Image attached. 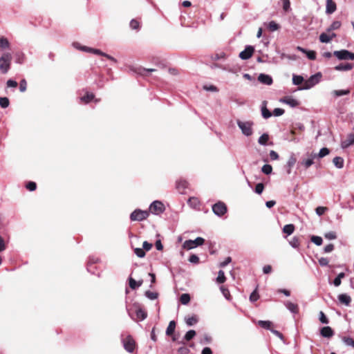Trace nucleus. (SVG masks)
Returning a JSON list of instances; mask_svg holds the SVG:
<instances>
[{
	"mask_svg": "<svg viewBox=\"0 0 354 354\" xmlns=\"http://www.w3.org/2000/svg\"><path fill=\"white\" fill-rule=\"evenodd\" d=\"M165 209L164 204L159 201H155L149 207V212L154 214H160Z\"/></svg>",
	"mask_w": 354,
	"mask_h": 354,
	"instance_id": "7",
	"label": "nucleus"
},
{
	"mask_svg": "<svg viewBox=\"0 0 354 354\" xmlns=\"http://www.w3.org/2000/svg\"><path fill=\"white\" fill-rule=\"evenodd\" d=\"M263 106L261 108L262 116L264 118L267 119V118H270L272 115V113H270V111L266 107V102L264 101L263 102Z\"/></svg>",
	"mask_w": 354,
	"mask_h": 354,
	"instance_id": "32",
	"label": "nucleus"
},
{
	"mask_svg": "<svg viewBox=\"0 0 354 354\" xmlns=\"http://www.w3.org/2000/svg\"><path fill=\"white\" fill-rule=\"evenodd\" d=\"M176 322L175 321H171L169 324V326H167V328L166 330V334L167 336H171L174 334L175 328H176Z\"/></svg>",
	"mask_w": 354,
	"mask_h": 354,
	"instance_id": "29",
	"label": "nucleus"
},
{
	"mask_svg": "<svg viewBox=\"0 0 354 354\" xmlns=\"http://www.w3.org/2000/svg\"><path fill=\"white\" fill-rule=\"evenodd\" d=\"M329 153H330L329 149L326 147H324V148L321 149L319 153L317 155V157L322 158L327 156L328 154H329Z\"/></svg>",
	"mask_w": 354,
	"mask_h": 354,
	"instance_id": "43",
	"label": "nucleus"
},
{
	"mask_svg": "<svg viewBox=\"0 0 354 354\" xmlns=\"http://www.w3.org/2000/svg\"><path fill=\"white\" fill-rule=\"evenodd\" d=\"M129 287L135 290L142 284V281H136L134 279L130 277L129 280Z\"/></svg>",
	"mask_w": 354,
	"mask_h": 354,
	"instance_id": "30",
	"label": "nucleus"
},
{
	"mask_svg": "<svg viewBox=\"0 0 354 354\" xmlns=\"http://www.w3.org/2000/svg\"><path fill=\"white\" fill-rule=\"evenodd\" d=\"M205 239L202 237H197L195 240H187L183 243V248L191 250L196 246L201 245L204 243Z\"/></svg>",
	"mask_w": 354,
	"mask_h": 354,
	"instance_id": "6",
	"label": "nucleus"
},
{
	"mask_svg": "<svg viewBox=\"0 0 354 354\" xmlns=\"http://www.w3.org/2000/svg\"><path fill=\"white\" fill-rule=\"evenodd\" d=\"M12 62V55L10 53H5L0 57V72L6 74L10 68Z\"/></svg>",
	"mask_w": 354,
	"mask_h": 354,
	"instance_id": "1",
	"label": "nucleus"
},
{
	"mask_svg": "<svg viewBox=\"0 0 354 354\" xmlns=\"http://www.w3.org/2000/svg\"><path fill=\"white\" fill-rule=\"evenodd\" d=\"M297 49L299 50V51H301L303 53H305L308 58L310 60H315L316 59V52L314 51V50H307L306 49L301 47V46H297Z\"/></svg>",
	"mask_w": 354,
	"mask_h": 354,
	"instance_id": "17",
	"label": "nucleus"
},
{
	"mask_svg": "<svg viewBox=\"0 0 354 354\" xmlns=\"http://www.w3.org/2000/svg\"><path fill=\"white\" fill-rule=\"evenodd\" d=\"M198 317L194 315L186 319V324L188 326H193L198 322Z\"/></svg>",
	"mask_w": 354,
	"mask_h": 354,
	"instance_id": "40",
	"label": "nucleus"
},
{
	"mask_svg": "<svg viewBox=\"0 0 354 354\" xmlns=\"http://www.w3.org/2000/svg\"><path fill=\"white\" fill-rule=\"evenodd\" d=\"M281 102L290 105L291 107H296L299 104L297 100L292 98L290 96L284 97L281 100Z\"/></svg>",
	"mask_w": 354,
	"mask_h": 354,
	"instance_id": "14",
	"label": "nucleus"
},
{
	"mask_svg": "<svg viewBox=\"0 0 354 354\" xmlns=\"http://www.w3.org/2000/svg\"><path fill=\"white\" fill-rule=\"evenodd\" d=\"M189 261L193 263H198L199 258L196 254H192L189 258Z\"/></svg>",
	"mask_w": 354,
	"mask_h": 354,
	"instance_id": "64",
	"label": "nucleus"
},
{
	"mask_svg": "<svg viewBox=\"0 0 354 354\" xmlns=\"http://www.w3.org/2000/svg\"><path fill=\"white\" fill-rule=\"evenodd\" d=\"M261 171L263 173H264L265 174H270L272 173V167L270 165H264L262 168H261Z\"/></svg>",
	"mask_w": 354,
	"mask_h": 354,
	"instance_id": "44",
	"label": "nucleus"
},
{
	"mask_svg": "<svg viewBox=\"0 0 354 354\" xmlns=\"http://www.w3.org/2000/svg\"><path fill=\"white\" fill-rule=\"evenodd\" d=\"M286 307L292 313L297 314L299 313V306L297 304L287 301L284 303Z\"/></svg>",
	"mask_w": 354,
	"mask_h": 354,
	"instance_id": "20",
	"label": "nucleus"
},
{
	"mask_svg": "<svg viewBox=\"0 0 354 354\" xmlns=\"http://www.w3.org/2000/svg\"><path fill=\"white\" fill-rule=\"evenodd\" d=\"M145 295L150 299L153 300L158 298V294L155 292H151L149 290L146 291Z\"/></svg>",
	"mask_w": 354,
	"mask_h": 354,
	"instance_id": "51",
	"label": "nucleus"
},
{
	"mask_svg": "<svg viewBox=\"0 0 354 354\" xmlns=\"http://www.w3.org/2000/svg\"><path fill=\"white\" fill-rule=\"evenodd\" d=\"M343 341L347 346H351L354 348V339L353 338L344 337Z\"/></svg>",
	"mask_w": 354,
	"mask_h": 354,
	"instance_id": "52",
	"label": "nucleus"
},
{
	"mask_svg": "<svg viewBox=\"0 0 354 354\" xmlns=\"http://www.w3.org/2000/svg\"><path fill=\"white\" fill-rule=\"evenodd\" d=\"M258 80L261 83L266 84V85H271L273 82L272 78L270 75L263 74V73H261L259 75Z\"/></svg>",
	"mask_w": 354,
	"mask_h": 354,
	"instance_id": "15",
	"label": "nucleus"
},
{
	"mask_svg": "<svg viewBox=\"0 0 354 354\" xmlns=\"http://www.w3.org/2000/svg\"><path fill=\"white\" fill-rule=\"evenodd\" d=\"M354 65L351 63H346V64H340L335 67V70L336 71H351L353 69Z\"/></svg>",
	"mask_w": 354,
	"mask_h": 354,
	"instance_id": "21",
	"label": "nucleus"
},
{
	"mask_svg": "<svg viewBox=\"0 0 354 354\" xmlns=\"http://www.w3.org/2000/svg\"><path fill=\"white\" fill-rule=\"evenodd\" d=\"M187 203L190 207L194 209H198L201 205L200 200L196 197L189 198Z\"/></svg>",
	"mask_w": 354,
	"mask_h": 354,
	"instance_id": "24",
	"label": "nucleus"
},
{
	"mask_svg": "<svg viewBox=\"0 0 354 354\" xmlns=\"http://www.w3.org/2000/svg\"><path fill=\"white\" fill-rule=\"evenodd\" d=\"M324 237L329 239H335L337 238L336 233L335 232H329L324 234Z\"/></svg>",
	"mask_w": 354,
	"mask_h": 354,
	"instance_id": "61",
	"label": "nucleus"
},
{
	"mask_svg": "<svg viewBox=\"0 0 354 354\" xmlns=\"http://www.w3.org/2000/svg\"><path fill=\"white\" fill-rule=\"evenodd\" d=\"M354 143V134L350 133L348 135L346 140L342 142V147L347 148Z\"/></svg>",
	"mask_w": 354,
	"mask_h": 354,
	"instance_id": "19",
	"label": "nucleus"
},
{
	"mask_svg": "<svg viewBox=\"0 0 354 354\" xmlns=\"http://www.w3.org/2000/svg\"><path fill=\"white\" fill-rule=\"evenodd\" d=\"M295 229V227L293 224H288L284 225L283 228V232L288 235H290L294 232Z\"/></svg>",
	"mask_w": 354,
	"mask_h": 354,
	"instance_id": "31",
	"label": "nucleus"
},
{
	"mask_svg": "<svg viewBox=\"0 0 354 354\" xmlns=\"http://www.w3.org/2000/svg\"><path fill=\"white\" fill-rule=\"evenodd\" d=\"M226 205L221 201H218L212 206V211L218 216L224 215L227 212Z\"/></svg>",
	"mask_w": 354,
	"mask_h": 354,
	"instance_id": "9",
	"label": "nucleus"
},
{
	"mask_svg": "<svg viewBox=\"0 0 354 354\" xmlns=\"http://www.w3.org/2000/svg\"><path fill=\"white\" fill-rule=\"evenodd\" d=\"M341 26V22L339 21H335L332 23L330 27L327 29L328 32H330L332 30H337Z\"/></svg>",
	"mask_w": 354,
	"mask_h": 354,
	"instance_id": "36",
	"label": "nucleus"
},
{
	"mask_svg": "<svg viewBox=\"0 0 354 354\" xmlns=\"http://www.w3.org/2000/svg\"><path fill=\"white\" fill-rule=\"evenodd\" d=\"M259 298V293L256 290H254L250 295V300L252 301V302H254L256 301H257Z\"/></svg>",
	"mask_w": 354,
	"mask_h": 354,
	"instance_id": "53",
	"label": "nucleus"
},
{
	"mask_svg": "<svg viewBox=\"0 0 354 354\" xmlns=\"http://www.w3.org/2000/svg\"><path fill=\"white\" fill-rule=\"evenodd\" d=\"M83 49L85 51L90 52V53H94V54H96V55L104 56V57H106L108 59H109V60H111V61H112V62H113L115 63L117 62V60L113 57L103 53L102 51H101L99 49L88 48V47H86V46H84L83 48Z\"/></svg>",
	"mask_w": 354,
	"mask_h": 354,
	"instance_id": "10",
	"label": "nucleus"
},
{
	"mask_svg": "<svg viewBox=\"0 0 354 354\" xmlns=\"http://www.w3.org/2000/svg\"><path fill=\"white\" fill-rule=\"evenodd\" d=\"M264 189V185L261 183L257 184L255 187V192L258 194H261Z\"/></svg>",
	"mask_w": 354,
	"mask_h": 354,
	"instance_id": "60",
	"label": "nucleus"
},
{
	"mask_svg": "<svg viewBox=\"0 0 354 354\" xmlns=\"http://www.w3.org/2000/svg\"><path fill=\"white\" fill-rule=\"evenodd\" d=\"M237 124L244 135L250 136L252 134V122H242L241 120H237Z\"/></svg>",
	"mask_w": 354,
	"mask_h": 354,
	"instance_id": "4",
	"label": "nucleus"
},
{
	"mask_svg": "<svg viewBox=\"0 0 354 354\" xmlns=\"http://www.w3.org/2000/svg\"><path fill=\"white\" fill-rule=\"evenodd\" d=\"M333 162L339 169H341L344 166V159L341 157L337 156L333 158Z\"/></svg>",
	"mask_w": 354,
	"mask_h": 354,
	"instance_id": "33",
	"label": "nucleus"
},
{
	"mask_svg": "<svg viewBox=\"0 0 354 354\" xmlns=\"http://www.w3.org/2000/svg\"><path fill=\"white\" fill-rule=\"evenodd\" d=\"M123 346L127 351L132 353L136 348V344L133 338L128 335L123 339Z\"/></svg>",
	"mask_w": 354,
	"mask_h": 354,
	"instance_id": "8",
	"label": "nucleus"
},
{
	"mask_svg": "<svg viewBox=\"0 0 354 354\" xmlns=\"http://www.w3.org/2000/svg\"><path fill=\"white\" fill-rule=\"evenodd\" d=\"M322 73L320 72L312 75L308 80H306L303 86L304 89H309L317 84L322 78Z\"/></svg>",
	"mask_w": 354,
	"mask_h": 354,
	"instance_id": "5",
	"label": "nucleus"
},
{
	"mask_svg": "<svg viewBox=\"0 0 354 354\" xmlns=\"http://www.w3.org/2000/svg\"><path fill=\"white\" fill-rule=\"evenodd\" d=\"M328 210V207H322V206H319V207H317L316 209H315V211H316V213L319 215V216H322L323 215L325 212H326Z\"/></svg>",
	"mask_w": 354,
	"mask_h": 354,
	"instance_id": "59",
	"label": "nucleus"
},
{
	"mask_svg": "<svg viewBox=\"0 0 354 354\" xmlns=\"http://www.w3.org/2000/svg\"><path fill=\"white\" fill-rule=\"evenodd\" d=\"M254 52V48L252 46H248L245 50L241 51L239 54V57L241 59L246 60L250 59Z\"/></svg>",
	"mask_w": 354,
	"mask_h": 354,
	"instance_id": "11",
	"label": "nucleus"
},
{
	"mask_svg": "<svg viewBox=\"0 0 354 354\" xmlns=\"http://www.w3.org/2000/svg\"><path fill=\"white\" fill-rule=\"evenodd\" d=\"M196 335V332L195 330H190L189 331L187 332V333L185 334V337H184V339L186 340V341H189L191 340L194 336Z\"/></svg>",
	"mask_w": 354,
	"mask_h": 354,
	"instance_id": "47",
	"label": "nucleus"
},
{
	"mask_svg": "<svg viewBox=\"0 0 354 354\" xmlns=\"http://www.w3.org/2000/svg\"><path fill=\"white\" fill-rule=\"evenodd\" d=\"M258 325L259 326H261V328H265V329H267V330H270L271 331L272 329L273 324L270 321L259 320L258 322Z\"/></svg>",
	"mask_w": 354,
	"mask_h": 354,
	"instance_id": "27",
	"label": "nucleus"
},
{
	"mask_svg": "<svg viewBox=\"0 0 354 354\" xmlns=\"http://www.w3.org/2000/svg\"><path fill=\"white\" fill-rule=\"evenodd\" d=\"M311 241L317 245H321L323 242L322 237L317 236H313L311 237Z\"/></svg>",
	"mask_w": 354,
	"mask_h": 354,
	"instance_id": "49",
	"label": "nucleus"
},
{
	"mask_svg": "<svg viewBox=\"0 0 354 354\" xmlns=\"http://www.w3.org/2000/svg\"><path fill=\"white\" fill-rule=\"evenodd\" d=\"M296 162H297V160H296V158L295 156H292L289 158V160H288V161L287 162V165L289 167V169L287 171L288 174H290L291 172V168L295 165Z\"/></svg>",
	"mask_w": 354,
	"mask_h": 354,
	"instance_id": "39",
	"label": "nucleus"
},
{
	"mask_svg": "<svg viewBox=\"0 0 354 354\" xmlns=\"http://www.w3.org/2000/svg\"><path fill=\"white\" fill-rule=\"evenodd\" d=\"M27 88V82L23 79L19 82V90L21 92H25Z\"/></svg>",
	"mask_w": 354,
	"mask_h": 354,
	"instance_id": "56",
	"label": "nucleus"
},
{
	"mask_svg": "<svg viewBox=\"0 0 354 354\" xmlns=\"http://www.w3.org/2000/svg\"><path fill=\"white\" fill-rule=\"evenodd\" d=\"M290 244L293 247V248H298L300 245V241H299V238L297 237H293L292 239V240L290 241Z\"/></svg>",
	"mask_w": 354,
	"mask_h": 354,
	"instance_id": "55",
	"label": "nucleus"
},
{
	"mask_svg": "<svg viewBox=\"0 0 354 354\" xmlns=\"http://www.w3.org/2000/svg\"><path fill=\"white\" fill-rule=\"evenodd\" d=\"M319 321L322 323V324H328L329 321H328V319L326 317V316L325 315V314L324 313V312L322 311H320L319 312Z\"/></svg>",
	"mask_w": 354,
	"mask_h": 354,
	"instance_id": "57",
	"label": "nucleus"
},
{
	"mask_svg": "<svg viewBox=\"0 0 354 354\" xmlns=\"http://www.w3.org/2000/svg\"><path fill=\"white\" fill-rule=\"evenodd\" d=\"M134 252L140 258H142L145 256V252L142 248H135Z\"/></svg>",
	"mask_w": 354,
	"mask_h": 354,
	"instance_id": "58",
	"label": "nucleus"
},
{
	"mask_svg": "<svg viewBox=\"0 0 354 354\" xmlns=\"http://www.w3.org/2000/svg\"><path fill=\"white\" fill-rule=\"evenodd\" d=\"M337 6L335 2L333 0H326V12L332 14L336 10Z\"/></svg>",
	"mask_w": 354,
	"mask_h": 354,
	"instance_id": "18",
	"label": "nucleus"
},
{
	"mask_svg": "<svg viewBox=\"0 0 354 354\" xmlns=\"http://www.w3.org/2000/svg\"><path fill=\"white\" fill-rule=\"evenodd\" d=\"M10 102L8 97H0V106L2 108H7L9 106Z\"/></svg>",
	"mask_w": 354,
	"mask_h": 354,
	"instance_id": "48",
	"label": "nucleus"
},
{
	"mask_svg": "<svg viewBox=\"0 0 354 354\" xmlns=\"http://www.w3.org/2000/svg\"><path fill=\"white\" fill-rule=\"evenodd\" d=\"M268 28L270 31H275L277 30L280 26L275 21H272L268 24Z\"/></svg>",
	"mask_w": 354,
	"mask_h": 354,
	"instance_id": "42",
	"label": "nucleus"
},
{
	"mask_svg": "<svg viewBox=\"0 0 354 354\" xmlns=\"http://www.w3.org/2000/svg\"><path fill=\"white\" fill-rule=\"evenodd\" d=\"M179 354H189V349L186 346H181L178 349Z\"/></svg>",
	"mask_w": 354,
	"mask_h": 354,
	"instance_id": "63",
	"label": "nucleus"
},
{
	"mask_svg": "<svg viewBox=\"0 0 354 354\" xmlns=\"http://www.w3.org/2000/svg\"><path fill=\"white\" fill-rule=\"evenodd\" d=\"M94 98H95V95L93 93L87 92L84 96H82L80 98V100L82 102L87 104V103L90 102L91 101H92L93 100H94Z\"/></svg>",
	"mask_w": 354,
	"mask_h": 354,
	"instance_id": "28",
	"label": "nucleus"
},
{
	"mask_svg": "<svg viewBox=\"0 0 354 354\" xmlns=\"http://www.w3.org/2000/svg\"><path fill=\"white\" fill-rule=\"evenodd\" d=\"M26 187L27 189H28L29 191H35L37 188V184L35 183V182H32V181H30L28 182L26 185Z\"/></svg>",
	"mask_w": 354,
	"mask_h": 354,
	"instance_id": "54",
	"label": "nucleus"
},
{
	"mask_svg": "<svg viewBox=\"0 0 354 354\" xmlns=\"http://www.w3.org/2000/svg\"><path fill=\"white\" fill-rule=\"evenodd\" d=\"M220 289H221V291L222 292L223 295H224V297L227 299H230L231 297V295H230L228 288L225 287L224 286H221Z\"/></svg>",
	"mask_w": 354,
	"mask_h": 354,
	"instance_id": "46",
	"label": "nucleus"
},
{
	"mask_svg": "<svg viewBox=\"0 0 354 354\" xmlns=\"http://www.w3.org/2000/svg\"><path fill=\"white\" fill-rule=\"evenodd\" d=\"M333 55L340 60H354V53L347 50H335Z\"/></svg>",
	"mask_w": 354,
	"mask_h": 354,
	"instance_id": "3",
	"label": "nucleus"
},
{
	"mask_svg": "<svg viewBox=\"0 0 354 354\" xmlns=\"http://www.w3.org/2000/svg\"><path fill=\"white\" fill-rule=\"evenodd\" d=\"M226 281V277L225 276V273L223 270H219L218 273V277L216 278V282L218 283H223Z\"/></svg>",
	"mask_w": 354,
	"mask_h": 354,
	"instance_id": "37",
	"label": "nucleus"
},
{
	"mask_svg": "<svg viewBox=\"0 0 354 354\" xmlns=\"http://www.w3.org/2000/svg\"><path fill=\"white\" fill-rule=\"evenodd\" d=\"M130 27L134 30H139L140 22L137 19H133L130 21Z\"/></svg>",
	"mask_w": 354,
	"mask_h": 354,
	"instance_id": "50",
	"label": "nucleus"
},
{
	"mask_svg": "<svg viewBox=\"0 0 354 354\" xmlns=\"http://www.w3.org/2000/svg\"><path fill=\"white\" fill-rule=\"evenodd\" d=\"M189 183L187 180L180 179L176 182V189L180 194H183L185 190L188 187Z\"/></svg>",
	"mask_w": 354,
	"mask_h": 354,
	"instance_id": "13",
	"label": "nucleus"
},
{
	"mask_svg": "<svg viewBox=\"0 0 354 354\" xmlns=\"http://www.w3.org/2000/svg\"><path fill=\"white\" fill-rule=\"evenodd\" d=\"M317 157L316 154H310L309 158L307 159H304L301 161V165H304L306 168H308L313 164V159Z\"/></svg>",
	"mask_w": 354,
	"mask_h": 354,
	"instance_id": "22",
	"label": "nucleus"
},
{
	"mask_svg": "<svg viewBox=\"0 0 354 354\" xmlns=\"http://www.w3.org/2000/svg\"><path fill=\"white\" fill-rule=\"evenodd\" d=\"M156 70L154 69V68H138L134 70V71L140 75H142V76H147V73H150V72H153V71H156Z\"/></svg>",
	"mask_w": 354,
	"mask_h": 354,
	"instance_id": "26",
	"label": "nucleus"
},
{
	"mask_svg": "<svg viewBox=\"0 0 354 354\" xmlns=\"http://www.w3.org/2000/svg\"><path fill=\"white\" fill-rule=\"evenodd\" d=\"M351 91L349 89L346 90H334L333 91V94L335 97H339L342 95H348L350 93Z\"/></svg>",
	"mask_w": 354,
	"mask_h": 354,
	"instance_id": "35",
	"label": "nucleus"
},
{
	"mask_svg": "<svg viewBox=\"0 0 354 354\" xmlns=\"http://www.w3.org/2000/svg\"><path fill=\"white\" fill-rule=\"evenodd\" d=\"M290 8V2L289 0H283V9L288 12Z\"/></svg>",
	"mask_w": 354,
	"mask_h": 354,
	"instance_id": "62",
	"label": "nucleus"
},
{
	"mask_svg": "<svg viewBox=\"0 0 354 354\" xmlns=\"http://www.w3.org/2000/svg\"><path fill=\"white\" fill-rule=\"evenodd\" d=\"M339 301L345 306H349L351 302V298L346 294H341L338 296Z\"/></svg>",
	"mask_w": 354,
	"mask_h": 354,
	"instance_id": "23",
	"label": "nucleus"
},
{
	"mask_svg": "<svg viewBox=\"0 0 354 354\" xmlns=\"http://www.w3.org/2000/svg\"><path fill=\"white\" fill-rule=\"evenodd\" d=\"M136 314L138 320H144L147 316V312L139 307L136 309Z\"/></svg>",
	"mask_w": 354,
	"mask_h": 354,
	"instance_id": "25",
	"label": "nucleus"
},
{
	"mask_svg": "<svg viewBox=\"0 0 354 354\" xmlns=\"http://www.w3.org/2000/svg\"><path fill=\"white\" fill-rule=\"evenodd\" d=\"M292 82L294 84L299 85L304 82V78L301 75H293Z\"/></svg>",
	"mask_w": 354,
	"mask_h": 354,
	"instance_id": "45",
	"label": "nucleus"
},
{
	"mask_svg": "<svg viewBox=\"0 0 354 354\" xmlns=\"http://www.w3.org/2000/svg\"><path fill=\"white\" fill-rule=\"evenodd\" d=\"M149 216V211L136 209L131 214L130 219L132 221H142L147 219Z\"/></svg>",
	"mask_w": 354,
	"mask_h": 354,
	"instance_id": "2",
	"label": "nucleus"
},
{
	"mask_svg": "<svg viewBox=\"0 0 354 354\" xmlns=\"http://www.w3.org/2000/svg\"><path fill=\"white\" fill-rule=\"evenodd\" d=\"M269 140V136L266 133H263L262 136H261L259 138V143L260 145H265L268 142Z\"/></svg>",
	"mask_w": 354,
	"mask_h": 354,
	"instance_id": "41",
	"label": "nucleus"
},
{
	"mask_svg": "<svg viewBox=\"0 0 354 354\" xmlns=\"http://www.w3.org/2000/svg\"><path fill=\"white\" fill-rule=\"evenodd\" d=\"M180 301L182 304L186 305L190 301V296L189 294L184 293L180 297Z\"/></svg>",
	"mask_w": 354,
	"mask_h": 354,
	"instance_id": "38",
	"label": "nucleus"
},
{
	"mask_svg": "<svg viewBox=\"0 0 354 354\" xmlns=\"http://www.w3.org/2000/svg\"><path fill=\"white\" fill-rule=\"evenodd\" d=\"M10 47V42L7 38L4 37H0V48L6 49Z\"/></svg>",
	"mask_w": 354,
	"mask_h": 354,
	"instance_id": "34",
	"label": "nucleus"
},
{
	"mask_svg": "<svg viewBox=\"0 0 354 354\" xmlns=\"http://www.w3.org/2000/svg\"><path fill=\"white\" fill-rule=\"evenodd\" d=\"M335 37L336 34L334 32H331L330 34L322 32L319 35V40L322 43H328Z\"/></svg>",
	"mask_w": 354,
	"mask_h": 354,
	"instance_id": "12",
	"label": "nucleus"
},
{
	"mask_svg": "<svg viewBox=\"0 0 354 354\" xmlns=\"http://www.w3.org/2000/svg\"><path fill=\"white\" fill-rule=\"evenodd\" d=\"M320 334L324 337L330 338L333 336L334 331L330 326H324L321 328Z\"/></svg>",
	"mask_w": 354,
	"mask_h": 354,
	"instance_id": "16",
	"label": "nucleus"
}]
</instances>
